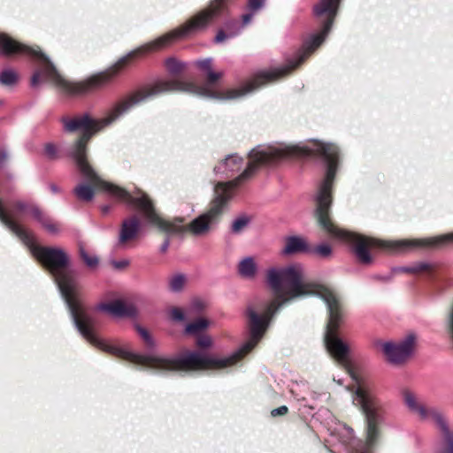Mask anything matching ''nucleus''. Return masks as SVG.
Returning <instances> with one entry per match:
<instances>
[{
  "label": "nucleus",
  "mask_w": 453,
  "mask_h": 453,
  "mask_svg": "<svg viewBox=\"0 0 453 453\" xmlns=\"http://www.w3.org/2000/svg\"><path fill=\"white\" fill-rule=\"evenodd\" d=\"M86 146L84 139L78 140L71 149L70 155L75 160L80 172L95 186L111 197L126 203L129 207L139 210L149 223L157 226L160 230L180 235L190 232L195 236H204L215 227L226 202L234 196L235 188L246 181L259 166L276 164L290 155L288 148L280 144L258 145L250 151V162L237 178L227 182H219L215 186V198L211 209L194 219L188 226H184L181 219L170 222L161 219L145 194L133 197L126 189L101 180L87 162Z\"/></svg>",
  "instance_id": "1"
},
{
  "label": "nucleus",
  "mask_w": 453,
  "mask_h": 453,
  "mask_svg": "<svg viewBox=\"0 0 453 453\" xmlns=\"http://www.w3.org/2000/svg\"><path fill=\"white\" fill-rule=\"evenodd\" d=\"M331 27L332 19L326 20L321 31L311 35L305 41L303 49L298 53L297 58L290 61L288 66L273 71L259 72L252 80L248 81L241 88L229 90L226 96L223 98L236 99L246 96L261 87L263 84L274 80L280 75L287 73L290 69L296 68L303 61L309 53L317 49L325 41L331 30ZM195 65L204 72L208 81L207 84L196 86L193 82L183 80L158 81L150 88L140 90L115 104L109 110L106 116L102 119H92L88 113L73 118H63L62 123L64 130L66 132L82 131L83 134L81 139H84V141L88 142L92 135L111 126L135 105L165 92L180 91L203 97L220 98L213 92L212 85L223 76V73L213 71L212 58H207L204 59H198L195 61Z\"/></svg>",
  "instance_id": "2"
},
{
  "label": "nucleus",
  "mask_w": 453,
  "mask_h": 453,
  "mask_svg": "<svg viewBox=\"0 0 453 453\" xmlns=\"http://www.w3.org/2000/svg\"><path fill=\"white\" fill-rule=\"evenodd\" d=\"M307 150L315 152L323 161L326 167L324 180L320 182L314 196L316 207L315 217L319 226L331 237L347 242L357 261L363 265H371L372 257L369 248L381 247L396 251L405 252L416 249L438 248L453 243V233L414 240H395L380 242L370 237L339 229L332 221L330 208L332 205V188L339 163V149L332 143L315 142Z\"/></svg>",
  "instance_id": "3"
},
{
  "label": "nucleus",
  "mask_w": 453,
  "mask_h": 453,
  "mask_svg": "<svg viewBox=\"0 0 453 453\" xmlns=\"http://www.w3.org/2000/svg\"><path fill=\"white\" fill-rule=\"evenodd\" d=\"M377 347L382 351L389 364L401 365L414 354L416 335L411 333L397 342H380L377 343Z\"/></svg>",
  "instance_id": "4"
},
{
  "label": "nucleus",
  "mask_w": 453,
  "mask_h": 453,
  "mask_svg": "<svg viewBox=\"0 0 453 453\" xmlns=\"http://www.w3.org/2000/svg\"><path fill=\"white\" fill-rule=\"evenodd\" d=\"M404 404L409 411L418 417L421 421L434 423L437 428L443 426L448 422L443 413L434 407L426 408L411 391H404L403 394Z\"/></svg>",
  "instance_id": "5"
},
{
  "label": "nucleus",
  "mask_w": 453,
  "mask_h": 453,
  "mask_svg": "<svg viewBox=\"0 0 453 453\" xmlns=\"http://www.w3.org/2000/svg\"><path fill=\"white\" fill-rule=\"evenodd\" d=\"M97 311H102L108 313L113 318H134L137 315L136 307L128 302H124L121 300H115L111 303H102L96 306L95 308Z\"/></svg>",
  "instance_id": "6"
},
{
  "label": "nucleus",
  "mask_w": 453,
  "mask_h": 453,
  "mask_svg": "<svg viewBox=\"0 0 453 453\" xmlns=\"http://www.w3.org/2000/svg\"><path fill=\"white\" fill-rule=\"evenodd\" d=\"M55 85L63 88L67 92L73 95H85L94 90L104 88L111 81H51Z\"/></svg>",
  "instance_id": "7"
},
{
  "label": "nucleus",
  "mask_w": 453,
  "mask_h": 453,
  "mask_svg": "<svg viewBox=\"0 0 453 453\" xmlns=\"http://www.w3.org/2000/svg\"><path fill=\"white\" fill-rule=\"evenodd\" d=\"M140 230V221L137 217H132L122 222L117 245L122 246L134 240Z\"/></svg>",
  "instance_id": "8"
},
{
  "label": "nucleus",
  "mask_w": 453,
  "mask_h": 453,
  "mask_svg": "<svg viewBox=\"0 0 453 453\" xmlns=\"http://www.w3.org/2000/svg\"><path fill=\"white\" fill-rule=\"evenodd\" d=\"M311 247L308 244L305 238L297 235L288 236L285 239V246L281 250L283 255H292L296 253H311Z\"/></svg>",
  "instance_id": "9"
},
{
  "label": "nucleus",
  "mask_w": 453,
  "mask_h": 453,
  "mask_svg": "<svg viewBox=\"0 0 453 453\" xmlns=\"http://www.w3.org/2000/svg\"><path fill=\"white\" fill-rule=\"evenodd\" d=\"M242 158L237 155H229L223 163L214 168L216 173H222L226 177L239 172L242 167Z\"/></svg>",
  "instance_id": "10"
},
{
  "label": "nucleus",
  "mask_w": 453,
  "mask_h": 453,
  "mask_svg": "<svg viewBox=\"0 0 453 453\" xmlns=\"http://www.w3.org/2000/svg\"><path fill=\"white\" fill-rule=\"evenodd\" d=\"M257 271L258 266L253 257H243L238 264V273L243 279L253 280Z\"/></svg>",
  "instance_id": "11"
},
{
  "label": "nucleus",
  "mask_w": 453,
  "mask_h": 453,
  "mask_svg": "<svg viewBox=\"0 0 453 453\" xmlns=\"http://www.w3.org/2000/svg\"><path fill=\"white\" fill-rule=\"evenodd\" d=\"M243 23L240 25L238 21H229L225 24V29L219 30L214 39L215 42L221 43L226 39L233 38L241 33L244 27Z\"/></svg>",
  "instance_id": "12"
},
{
  "label": "nucleus",
  "mask_w": 453,
  "mask_h": 453,
  "mask_svg": "<svg viewBox=\"0 0 453 453\" xmlns=\"http://www.w3.org/2000/svg\"><path fill=\"white\" fill-rule=\"evenodd\" d=\"M340 0H320V2L315 5L314 13L317 16L323 14H328L327 19H334L336 13Z\"/></svg>",
  "instance_id": "13"
},
{
  "label": "nucleus",
  "mask_w": 453,
  "mask_h": 453,
  "mask_svg": "<svg viewBox=\"0 0 453 453\" xmlns=\"http://www.w3.org/2000/svg\"><path fill=\"white\" fill-rule=\"evenodd\" d=\"M265 4V0H248V8L250 12L242 16L243 25L249 24L256 12L262 10Z\"/></svg>",
  "instance_id": "14"
},
{
  "label": "nucleus",
  "mask_w": 453,
  "mask_h": 453,
  "mask_svg": "<svg viewBox=\"0 0 453 453\" xmlns=\"http://www.w3.org/2000/svg\"><path fill=\"white\" fill-rule=\"evenodd\" d=\"M73 193L78 199L84 202H90L94 198V189L88 184H79L74 189Z\"/></svg>",
  "instance_id": "15"
},
{
  "label": "nucleus",
  "mask_w": 453,
  "mask_h": 453,
  "mask_svg": "<svg viewBox=\"0 0 453 453\" xmlns=\"http://www.w3.org/2000/svg\"><path fill=\"white\" fill-rule=\"evenodd\" d=\"M187 277L183 273H176L169 279V288L172 292L179 293L183 290Z\"/></svg>",
  "instance_id": "16"
},
{
  "label": "nucleus",
  "mask_w": 453,
  "mask_h": 453,
  "mask_svg": "<svg viewBox=\"0 0 453 453\" xmlns=\"http://www.w3.org/2000/svg\"><path fill=\"white\" fill-rule=\"evenodd\" d=\"M438 429L446 442V448L440 453H453V433H451L448 422L445 423V428L440 426Z\"/></svg>",
  "instance_id": "17"
},
{
  "label": "nucleus",
  "mask_w": 453,
  "mask_h": 453,
  "mask_svg": "<svg viewBox=\"0 0 453 453\" xmlns=\"http://www.w3.org/2000/svg\"><path fill=\"white\" fill-rule=\"evenodd\" d=\"M209 326L207 319L200 318L196 321L189 323L186 326V332L190 334H197Z\"/></svg>",
  "instance_id": "18"
},
{
  "label": "nucleus",
  "mask_w": 453,
  "mask_h": 453,
  "mask_svg": "<svg viewBox=\"0 0 453 453\" xmlns=\"http://www.w3.org/2000/svg\"><path fill=\"white\" fill-rule=\"evenodd\" d=\"M18 81V74L12 69H5L0 73V84L4 86H12Z\"/></svg>",
  "instance_id": "19"
},
{
  "label": "nucleus",
  "mask_w": 453,
  "mask_h": 453,
  "mask_svg": "<svg viewBox=\"0 0 453 453\" xmlns=\"http://www.w3.org/2000/svg\"><path fill=\"white\" fill-rule=\"evenodd\" d=\"M186 65L187 64L185 62L179 61L174 58H169L165 60L167 71L172 74L180 73Z\"/></svg>",
  "instance_id": "20"
},
{
  "label": "nucleus",
  "mask_w": 453,
  "mask_h": 453,
  "mask_svg": "<svg viewBox=\"0 0 453 453\" xmlns=\"http://www.w3.org/2000/svg\"><path fill=\"white\" fill-rule=\"evenodd\" d=\"M429 266L430 265H429L428 263H426V262H420V263H418V264L411 265V266L396 267V268H394L393 271L395 272V273H418V272L425 271V270L428 269Z\"/></svg>",
  "instance_id": "21"
},
{
  "label": "nucleus",
  "mask_w": 453,
  "mask_h": 453,
  "mask_svg": "<svg viewBox=\"0 0 453 453\" xmlns=\"http://www.w3.org/2000/svg\"><path fill=\"white\" fill-rule=\"evenodd\" d=\"M250 223V218L242 215L238 218H236L231 226L232 233L234 234H240L242 233L249 225Z\"/></svg>",
  "instance_id": "22"
},
{
  "label": "nucleus",
  "mask_w": 453,
  "mask_h": 453,
  "mask_svg": "<svg viewBox=\"0 0 453 453\" xmlns=\"http://www.w3.org/2000/svg\"><path fill=\"white\" fill-rule=\"evenodd\" d=\"M30 213L34 219L38 222L42 226L46 223V221L50 219L46 213H44L38 205L31 204Z\"/></svg>",
  "instance_id": "23"
},
{
  "label": "nucleus",
  "mask_w": 453,
  "mask_h": 453,
  "mask_svg": "<svg viewBox=\"0 0 453 453\" xmlns=\"http://www.w3.org/2000/svg\"><path fill=\"white\" fill-rule=\"evenodd\" d=\"M310 254H314L319 257H328L332 254V248L327 243H320L314 248L311 247Z\"/></svg>",
  "instance_id": "24"
},
{
  "label": "nucleus",
  "mask_w": 453,
  "mask_h": 453,
  "mask_svg": "<svg viewBox=\"0 0 453 453\" xmlns=\"http://www.w3.org/2000/svg\"><path fill=\"white\" fill-rule=\"evenodd\" d=\"M80 254L88 266L94 267L97 265L98 258L96 256H89L82 246L80 247Z\"/></svg>",
  "instance_id": "25"
},
{
  "label": "nucleus",
  "mask_w": 453,
  "mask_h": 453,
  "mask_svg": "<svg viewBox=\"0 0 453 453\" xmlns=\"http://www.w3.org/2000/svg\"><path fill=\"white\" fill-rule=\"evenodd\" d=\"M136 328L147 347L152 349L155 347V342L150 334H149V332L140 326H137Z\"/></svg>",
  "instance_id": "26"
},
{
  "label": "nucleus",
  "mask_w": 453,
  "mask_h": 453,
  "mask_svg": "<svg viewBox=\"0 0 453 453\" xmlns=\"http://www.w3.org/2000/svg\"><path fill=\"white\" fill-rule=\"evenodd\" d=\"M42 227L51 234H58L59 233V227L57 224L53 223L50 219L46 221Z\"/></svg>",
  "instance_id": "27"
},
{
  "label": "nucleus",
  "mask_w": 453,
  "mask_h": 453,
  "mask_svg": "<svg viewBox=\"0 0 453 453\" xmlns=\"http://www.w3.org/2000/svg\"><path fill=\"white\" fill-rule=\"evenodd\" d=\"M171 316L174 321H183L185 319L184 312L179 308H173Z\"/></svg>",
  "instance_id": "28"
},
{
  "label": "nucleus",
  "mask_w": 453,
  "mask_h": 453,
  "mask_svg": "<svg viewBox=\"0 0 453 453\" xmlns=\"http://www.w3.org/2000/svg\"><path fill=\"white\" fill-rule=\"evenodd\" d=\"M197 346L201 348H208L211 345L212 342L210 336L201 335L197 339Z\"/></svg>",
  "instance_id": "29"
},
{
  "label": "nucleus",
  "mask_w": 453,
  "mask_h": 453,
  "mask_svg": "<svg viewBox=\"0 0 453 453\" xmlns=\"http://www.w3.org/2000/svg\"><path fill=\"white\" fill-rule=\"evenodd\" d=\"M342 435L346 437L344 443H347L349 441L354 438V430L349 426H344L342 430Z\"/></svg>",
  "instance_id": "30"
},
{
  "label": "nucleus",
  "mask_w": 453,
  "mask_h": 453,
  "mask_svg": "<svg viewBox=\"0 0 453 453\" xmlns=\"http://www.w3.org/2000/svg\"><path fill=\"white\" fill-rule=\"evenodd\" d=\"M45 155L50 158L53 159L57 156V148L55 145L49 143L45 146Z\"/></svg>",
  "instance_id": "31"
},
{
  "label": "nucleus",
  "mask_w": 453,
  "mask_h": 453,
  "mask_svg": "<svg viewBox=\"0 0 453 453\" xmlns=\"http://www.w3.org/2000/svg\"><path fill=\"white\" fill-rule=\"evenodd\" d=\"M447 324L449 326L450 337L453 341V304L450 306L449 313H448Z\"/></svg>",
  "instance_id": "32"
},
{
  "label": "nucleus",
  "mask_w": 453,
  "mask_h": 453,
  "mask_svg": "<svg viewBox=\"0 0 453 453\" xmlns=\"http://www.w3.org/2000/svg\"><path fill=\"white\" fill-rule=\"evenodd\" d=\"M129 264V261L127 260V259H122V260H119V261H112L111 262V265H113L114 268L118 269V270H121L125 267H127Z\"/></svg>",
  "instance_id": "33"
},
{
  "label": "nucleus",
  "mask_w": 453,
  "mask_h": 453,
  "mask_svg": "<svg viewBox=\"0 0 453 453\" xmlns=\"http://www.w3.org/2000/svg\"><path fill=\"white\" fill-rule=\"evenodd\" d=\"M287 412H288V407L285 406V405H282V406H280L279 408L273 409L271 411V415L273 417H277V416H280V415H285Z\"/></svg>",
  "instance_id": "34"
},
{
  "label": "nucleus",
  "mask_w": 453,
  "mask_h": 453,
  "mask_svg": "<svg viewBox=\"0 0 453 453\" xmlns=\"http://www.w3.org/2000/svg\"><path fill=\"white\" fill-rule=\"evenodd\" d=\"M30 207H31L30 204H28L25 202H22V201H19L16 203V209L19 212H24L26 211H28L30 212Z\"/></svg>",
  "instance_id": "35"
},
{
  "label": "nucleus",
  "mask_w": 453,
  "mask_h": 453,
  "mask_svg": "<svg viewBox=\"0 0 453 453\" xmlns=\"http://www.w3.org/2000/svg\"><path fill=\"white\" fill-rule=\"evenodd\" d=\"M40 76H41V73L39 71H36L33 74L32 79H31V84L33 87L36 86L39 83Z\"/></svg>",
  "instance_id": "36"
},
{
  "label": "nucleus",
  "mask_w": 453,
  "mask_h": 453,
  "mask_svg": "<svg viewBox=\"0 0 453 453\" xmlns=\"http://www.w3.org/2000/svg\"><path fill=\"white\" fill-rule=\"evenodd\" d=\"M169 245H170V241L167 238L165 240V242L162 243V245L160 247L161 252H165L167 250V249L169 248Z\"/></svg>",
  "instance_id": "37"
},
{
  "label": "nucleus",
  "mask_w": 453,
  "mask_h": 453,
  "mask_svg": "<svg viewBox=\"0 0 453 453\" xmlns=\"http://www.w3.org/2000/svg\"><path fill=\"white\" fill-rule=\"evenodd\" d=\"M192 309L200 311L202 309V304L199 302H194L192 304Z\"/></svg>",
  "instance_id": "38"
},
{
  "label": "nucleus",
  "mask_w": 453,
  "mask_h": 453,
  "mask_svg": "<svg viewBox=\"0 0 453 453\" xmlns=\"http://www.w3.org/2000/svg\"><path fill=\"white\" fill-rule=\"evenodd\" d=\"M50 190H51L53 193H58V192H59V188H58L56 185H54V184H51V185L50 186Z\"/></svg>",
  "instance_id": "39"
},
{
  "label": "nucleus",
  "mask_w": 453,
  "mask_h": 453,
  "mask_svg": "<svg viewBox=\"0 0 453 453\" xmlns=\"http://www.w3.org/2000/svg\"><path fill=\"white\" fill-rule=\"evenodd\" d=\"M2 104H3V103H2V101L0 100V105H1Z\"/></svg>",
  "instance_id": "40"
}]
</instances>
